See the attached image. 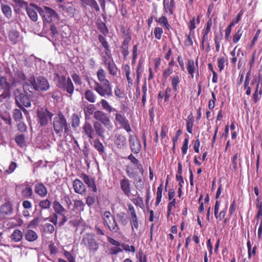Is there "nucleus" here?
Masks as SVG:
<instances>
[{"label": "nucleus", "mask_w": 262, "mask_h": 262, "mask_svg": "<svg viewBox=\"0 0 262 262\" xmlns=\"http://www.w3.org/2000/svg\"><path fill=\"white\" fill-rule=\"evenodd\" d=\"M94 117L99 122H95L94 128L95 133L101 139H105L108 135V132L112 131L114 126L106 114L101 111H97L94 114Z\"/></svg>", "instance_id": "nucleus-1"}, {"label": "nucleus", "mask_w": 262, "mask_h": 262, "mask_svg": "<svg viewBox=\"0 0 262 262\" xmlns=\"http://www.w3.org/2000/svg\"><path fill=\"white\" fill-rule=\"evenodd\" d=\"M99 82H95L94 90L101 97H109L113 96L112 85L106 79V73L102 68H100L97 73Z\"/></svg>", "instance_id": "nucleus-2"}, {"label": "nucleus", "mask_w": 262, "mask_h": 262, "mask_svg": "<svg viewBox=\"0 0 262 262\" xmlns=\"http://www.w3.org/2000/svg\"><path fill=\"white\" fill-rule=\"evenodd\" d=\"M23 87L25 93H32L34 90L44 92L49 90L50 84L47 79L42 76H39L36 79L31 77L23 84Z\"/></svg>", "instance_id": "nucleus-3"}, {"label": "nucleus", "mask_w": 262, "mask_h": 262, "mask_svg": "<svg viewBox=\"0 0 262 262\" xmlns=\"http://www.w3.org/2000/svg\"><path fill=\"white\" fill-rule=\"evenodd\" d=\"M53 128L55 133L59 136H61L63 129L66 135H68L70 131V126L62 114H59L54 118Z\"/></svg>", "instance_id": "nucleus-4"}, {"label": "nucleus", "mask_w": 262, "mask_h": 262, "mask_svg": "<svg viewBox=\"0 0 262 262\" xmlns=\"http://www.w3.org/2000/svg\"><path fill=\"white\" fill-rule=\"evenodd\" d=\"M14 95L17 106L22 109L25 113H28V111L24 107H28L31 106V103L29 97L26 94L21 92L18 89L14 90Z\"/></svg>", "instance_id": "nucleus-5"}, {"label": "nucleus", "mask_w": 262, "mask_h": 262, "mask_svg": "<svg viewBox=\"0 0 262 262\" xmlns=\"http://www.w3.org/2000/svg\"><path fill=\"white\" fill-rule=\"evenodd\" d=\"M104 225L106 226L110 231L118 233L120 230V227L116 218L111 214L110 211H105L102 215Z\"/></svg>", "instance_id": "nucleus-6"}, {"label": "nucleus", "mask_w": 262, "mask_h": 262, "mask_svg": "<svg viewBox=\"0 0 262 262\" xmlns=\"http://www.w3.org/2000/svg\"><path fill=\"white\" fill-rule=\"evenodd\" d=\"M81 244L92 252H96L99 247V244L95 239V235L91 233H88L83 235Z\"/></svg>", "instance_id": "nucleus-7"}, {"label": "nucleus", "mask_w": 262, "mask_h": 262, "mask_svg": "<svg viewBox=\"0 0 262 262\" xmlns=\"http://www.w3.org/2000/svg\"><path fill=\"white\" fill-rule=\"evenodd\" d=\"M53 115L47 109L41 108L37 111V121L40 126H45L51 121Z\"/></svg>", "instance_id": "nucleus-8"}, {"label": "nucleus", "mask_w": 262, "mask_h": 262, "mask_svg": "<svg viewBox=\"0 0 262 262\" xmlns=\"http://www.w3.org/2000/svg\"><path fill=\"white\" fill-rule=\"evenodd\" d=\"M38 13L42 16L44 20L47 23L55 20L58 17L57 13L53 9L46 6L39 9Z\"/></svg>", "instance_id": "nucleus-9"}, {"label": "nucleus", "mask_w": 262, "mask_h": 262, "mask_svg": "<svg viewBox=\"0 0 262 262\" xmlns=\"http://www.w3.org/2000/svg\"><path fill=\"white\" fill-rule=\"evenodd\" d=\"M115 116L114 123L116 126L119 125L121 128L124 129L127 133L132 132L129 121L124 115L117 111Z\"/></svg>", "instance_id": "nucleus-10"}, {"label": "nucleus", "mask_w": 262, "mask_h": 262, "mask_svg": "<svg viewBox=\"0 0 262 262\" xmlns=\"http://www.w3.org/2000/svg\"><path fill=\"white\" fill-rule=\"evenodd\" d=\"M220 205V202L216 200L215 202L214 216L219 221H223V226H224L227 222V219L226 218L225 216L227 214L228 205L226 204L224 209L221 211L220 213H219Z\"/></svg>", "instance_id": "nucleus-11"}, {"label": "nucleus", "mask_w": 262, "mask_h": 262, "mask_svg": "<svg viewBox=\"0 0 262 262\" xmlns=\"http://www.w3.org/2000/svg\"><path fill=\"white\" fill-rule=\"evenodd\" d=\"M120 188L124 194L129 198L133 202L136 204V200H133L131 198V192H130V184L129 180L125 177H123V178L121 179L120 181Z\"/></svg>", "instance_id": "nucleus-12"}, {"label": "nucleus", "mask_w": 262, "mask_h": 262, "mask_svg": "<svg viewBox=\"0 0 262 262\" xmlns=\"http://www.w3.org/2000/svg\"><path fill=\"white\" fill-rule=\"evenodd\" d=\"M129 143L130 150L134 154H138L141 148L140 142L138 139L135 136L130 135L129 136Z\"/></svg>", "instance_id": "nucleus-13"}, {"label": "nucleus", "mask_w": 262, "mask_h": 262, "mask_svg": "<svg viewBox=\"0 0 262 262\" xmlns=\"http://www.w3.org/2000/svg\"><path fill=\"white\" fill-rule=\"evenodd\" d=\"M212 19H209L206 24H205L204 28L202 31L203 36L201 40V45L203 48H204V45L205 41L208 40L209 34L211 31V28L212 26Z\"/></svg>", "instance_id": "nucleus-14"}, {"label": "nucleus", "mask_w": 262, "mask_h": 262, "mask_svg": "<svg viewBox=\"0 0 262 262\" xmlns=\"http://www.w3.org/2000/svg\"><path fill=\"white\" fill-rule=\"evenodd\" d=\"M13 211L12 203L10 202H6L0 207V217L3 219L5 218L7 216L12 214Z\"/></svg>", "instance_id": "nucleus-15"}, {"label": "nucleus", "mask_w": 262, "mask_h": 262, "mask_svg": "<svg viewBox=\"0 0 262 262\" xmlns=\"http://www.w3.org/2000/svg\"><path fill=\"white\" fill-rule=\"evenodd\" d=\"M114 142L116 146L119 149H122L126 146V139L121 134H115Z\"/></svg>", "instance_id": "nucleus-16"}, {"label": "nucleus", "mask_w": 262, "mask_h": 262, "mask_svg": "<svg viewBox=\"0 0 262 262\" xmlns=\"http://www.w3.org/2000/svg\"><path fill=\"white\" fill-rule=\"evenodd\" d=\"M41 9L34 4H31L26 9L27 13L30 18L33 21H36L38 19L37 12H38V9Z\"/></svg>", "instance_id": "nucleus-17"}, {"label": "nucleus", "mask_w": 262, "mask_h": 262, "mask_svg": "<svg viewBox=\"0 0 262 262\" xmlns=\"http://www.w3.org/2000/svg\"><path fill=\"white\" fill-rule=\"evenodd\" d=\"M73 186L76 193L83 195L86 192V187L79 179H75L73 183Z\"/></svg>", "instance_id": "nucleus-18"}, {"label": "nucleus", "mask_w": 262, "mask_h": 262, "mask_svg": "<svg viewBox=\"0 0 262 262\" xmlns=\"http://www.w3.org/2000/svg\"><path fill=\"white\" fill-rule=\"evenodd\" d=\"M83 130L85 135L90 139H93L95 136V129L89 122H85L82 126Z\"/></svg>", "instance_id": "nucleus-19"}, {"label": "nucleus", "mask_w": 262, "mask_h": 262, "mask_svg": "<svg viewBox=\"0 0 262 262\" xmlns=\"http://www.w3.org/2000/svg\"><path fill=\"white\" fill-rule=\"evenodd\" d=\"M80 177L82 179L88 186L91 188L94 192L97 191V187L96 186L94 180L92 178L90 177L85 173L81 174Z\"/></svg>", "instance_id": "nucleus-20"}, {"label": "nucleus", "mask_w": 262, "mask_h": 262, "mask_svg": "<svg viewBox=\"0 0 262 262\" xmlns=\"http://www.w3.org/2000/svg\"><path fill=\"white\" fill-rule=\"evenodd\" d=\"M34 191L41 198L45 197L48 193L47 188L42 183H37L35 185Z\"/></svg>", "instance_id": "nucleus-21"}, {"label": "nucleus", "mask_w": 262, "mask_h": 262, "mask_svg": "<svg viewBox=\"0 0 262 262\" xmlns=\"http://www.w3.org/2000/svg\"><path fill=\"white\" fill-rule=\"evenodd\" d=\"M81 5L85 7L87 6H90L92 9H94L96 11H100V7L96 0H79Z\"/></svg>", "instance_id": "nucleus-22"}, {"label": "nucleus", "mask_w": 262, "mask_h": 262, "mask_svg": "<svg viewBox=\"0 0 262 262\" xmlns=\"http://www.w3.org/2000/svg\"><path fill=\"white\" fill-rule=\"evenodd\" d=\"M24 235L25 239L29 242L35 241L38 237L37 233L31 229H27L24 232Z\"/></svg>", "instance_id": "nucleus-23"}, {"label": "nucleus", "mask_w": 262, "mask_h": 262, "mask_svg": "<svg viewBox=\"0 0 262 262\" xmlns=\"http://www.w3.org/2000/svg\"><path fill=\"white\" fill-rule=\"evenodd\" d=\"M11 84L5 76L0 77V91L10 92Z\"/></svg>", "instance_id": "nucleus-24"}, {"label": "nucleus", "mask_w": 262, "mask_h": 262, "mask_svg": "<svg viewBox=\"0 0 262 262\" xmlns=\"http://www.w3.org/2000/svg\"><path fill=\"white\" fill-rule=\"evenodd\" d=\"M163 5L165 12L172 14L174 7V0H163Z\"/></svg>", "instance_id": "nucleus-25"}, {"label": "nucleus", "mask_w": 262, "mask_h": 262, "mask_svg": "<svg viewBox=\"0 0 262 262\" xmlns=\"http://www.w3.org/2000/svg\"><path fill=\"white\" fill-rule=\"evenodd\" d=\"M53 208L54 211V213L58 216L59 214L63 213H66V209L61 205V204L58 201H55L53 202Z\"/></svg>", "instance_id": "nucleus-26"}, {"label": "nucleus", "mask_w": 262, "mask_h": 262, "mask_svg": "<svg viewBox=\"0 0 262 262\" xmlns=\"http://www.w3.org/2000/svg\"><path fill=\"white\" fill-rule=\"evenodd\" d=\"M23 237V233L18 229H15L12 232L10 238L14 242H20Z\"/></svg>", "instance_id": "nucleus-27"}, {"label": "nucleus", "mask_w": 262, "mask_h": 262, "mask_svg": "<svg viewBox=\"0 0 262 262\" xmlns=\"http://www.w3.org/2000/svg\"><path fill=\"white\" fill-rule=\"evenodd\" d=\"M106 69L110 75L114 76L117 75L118 68L113 60L108 62Z\"/></svg>", "instance_id": "nucleus-28"}, {"label": "nucleus", "mask_w": 262, "mask_h": 262, "mask_svg": "<svg viewBox=\"0 0 262 262\" xmlns=\"http://www.w3.org/2000/svg\"><path fill=\"white\" fill-rule=\"evenodd\" d=\"M116 219L121 226H125L128 224V218L124 212L117 213L116 214Z\"/></svg>", "instance_id": "nucleus-29"}, {"label": "nucleus", "mask_w": 262, "mask_h": 262, "mask_svg": "<svg viewBox=\"0 0 262 262\" xmlns=\"http://www.w3.org/2000/svg\"><path fill=\"white\" fill-rule=\"evenodd\" d=\"M130 38H126L121 46V49L122 50V53L124 56V58H125L128 55V45L130 41Z\"/></svg>", "instance_id": "nucleus-30"}, {"label": "nucleus", "mask_w": 262, "mask_h": 262, "mask_svg": "<svg viewBox=\"0 0 262 262\" xmlns=\"http://www.w3.org/2000/svg\"><path fill=\"white\" fill-rule=\"evenodd\" d=\"M194 117L192 113L188 115L186 119V129L189 134L192 133V127L193 125Z\"/></svg>", "instance_id": "nucleus-31"}, {"label": "nucleus", "mask_w": 262, "mask_h": 262, "mask_svg": "<svg viewBox=\"0 0 262 262\" xmlns=\"http://www.w3.org/2000/svg\"><path fill=\"white\" fill-rule=\"evenodd\" d=\"M61 89L66 91L67 93L71 95L73 93L74 86L72 80L69 77L67 78V81L66 82V84H64L63 86Z\"/></svg>", "instance_id": "nucleus-32"}, {"label": "nucleus", "mask_w": 262, "mask_h": 262, "mask_svg": "<svg viewBox=\"0 0 262 262\" xmlns=\"http://www.w3.org/2000/svg\"><path fill=\"white\" fill-rule=\"evenodd\" d=\"M85 98L91 103H94L96 101V96L94 93L90 90H87L84 93Z\"/></svg>", "instance_id": "nucleus-33"}, {"label": "nucleus", "mask_w": 262, "mask_h": 262, "mask_svg": "<svg viewBox=\"0 0 262 262\" xmlns=\"http://www.w3.org/2000/svg\"><path fill=\"white\" fill-rule=\"evenodd\" d=\"M186 69L188 72L189 74L191 75V78H193L195 68L194 62L193 59H188L187 64L186 65Z\"/></svg>", "instance_id": "nucleus-34"}, {"label": "nucleus", "mask_w": 262, "mask_h": 262, "mask_svg": "<svg viewBox=\"0 0 262 262\" xmlns=\"http://www.w3.org/2000/svg\"><path fill=\"white\" fill-rule=\"evenodd\" d=\"M250 79V71H249L247 73L244 82V88L245 90H246V94L247 95V96H250L251 94V89L250 86H249Z\"/></svg>", "instance_id": "nucleus-35"}, {"label": "nucleus", "mask_w": 262, "mask_h": 262, "mask_svg": "<svg viewBox=\"0 0 262 262\" xmlns=\"http://www.w3.org/2000/svg\"><path fill=\"white\" fill-rule=\"evenodd\" d=\"M130 224L132 227V232H135V229L137 230L139 228V222L137 215L130 216Z\"/></svg>", "instance_id": "nucleus-36"}, {"label": "nucleus", "mask_w": 262, "mask_h": 262, "mask_svg": "<svg viewBox=\"0 0 262 262\" xmlns=\"http://www.w3.org/2000/svg\"><path fill=\"white\" fill-rule=\"evenodd\" d=\"M1 9L3 14L5 16L10 18L12 16V10L10 6L8 5L2 4L1 6Z\"/></svg>", "instance_id": "nucleus-37"}, {"label": "nucleus", "mask_w": 262, "mask_h": 262, "mask_svg": "<svg viewBox=\"0 0 262 262\" xmlns=\"http://www.w3.org/2000/svg\"><path fill=\"white\" fill-rule=\"evenodd\" d=\"M15 141L17 144L21 147H25L26 145L25 138L24 135L20 134L16 136L15 138Z\"/></svg>", "instance_id": "nucleus-38"}, {"label": "nucleus", "mask_w": 262, "mask_h": 262, "mask_svg": "<svg viewBox=\"0 0 262 262\" xmlns=\"http://www.w3.org/2000/svg\"><path fill=\"white\" fill-rule=\"evenodd\" d=\"M94 146L95 148L98 150L100 154H102L104 152V147L102 143L99 141V139H96L94 141Z\"/></svg>", "instance_id": "nucleus-39"}, {"label": "nucleus", "mask_w": 262, "mask_h": 262, "mask_svg": "<svg viewBox=\"0 0 262 262\" xmlns=\"http://www.w3.org/2000/svg\"><path fill=\"white\" fill-rule=\"evenodd\" d=\"M100 103L101 104L103 108L108 111V112L111 113L114 111L117 112L116 109L112 107L106 100L102 99Z\"/></svg>", "instance_id": "nucleus-40"}, {"label": "nucleus", "mask_w": 262, "mask_h": 262, "mask_svg": "<svg viewBox=\"0 0 262 262\" xmlns=\"http://www.w3.org/2000/svg\"><path fill=\"white\" fill-rule=\"evenodd\" d=\"M194 34L189 33L188 34H186L185 36V40L184 41V47L188 48L191 47L193 45L192 36Z\"/></svg>", "instance_id": "nucleus-41"}, {"label": "nucleus", "mask_w": 262, "mask_h": 262, "mask_svg": "<svg viewBox=\"0 0 262 262\" xmlns=\"http://www.w3.org/2000/svg\"><path fill=\"white\" fill-rule=\"evenodd\" d=\"M259 89V83H257L256 86V89L255 90L254 93L253 94V100L255 103H256L258 102L259 100V96H260L262 94V89H260L259 92H258Z\"/></svg>", "instance_id": "nucleus-42"}, {"label": "nucleus", "mask_w": 262, "mask_h": 262, "mask_svg": "<svg viewBox=\"0 0 262 262\" xmlns=\"http://www.w3.org/2000/svg\"><path fill=\"white\" fill-rule=\"evenodd\" d=\"M33 191L30 187L27 186L24 188L21 191V195L25 198H29L32 196Z\"/></svg>", "instance_id": "nucleus-43"}, {"label": "nucleus", "mask_w": 262, "mask_h": 262, "mask_svg": "<svg viewBox=\"0 0 262 262\" xmlns=\"http://www.w3.org/2000/svg\"><path fill=\"white\" fill-rule=\"evenodd\" d=\"M43 231L46 233L52 234L55 230L54 227L50 223H46L42 226Z\"/></svg>", "instance_id": "nucleus-44"}, {"label": "nucleus", "mask_w": 262, "mask_h": 262, "mask_svg": "<svg viewBox=\"0 0 262 262\" xmlns=\"http://www.w3.org/2000/svg\"><path fill=\"white\" fill-rule=\"evenodd\" d=\"M163 191V184L161 183L157 188V198L155 203L156 206H158L161 201L162 193Z\"/></svg>", "instance_id": "nucleus-45"}, {"label": "nucleus", "mask_w": 262, "mask_h": 262, "mask_svg": "<svg viewBox=\"0 0 262 262\" xmlns=\"http://www.w3.org/2000/svg\"><path fill=\"white\" fill-rule=\"evenodd\" d=\"M56 77L58 78L57 85L58 88L61 89L63 86L64 84H66V82L67 81V79L64 75L59 76L58 74H57Z\"/></svg>", "instance_id": "nucleus-46"}, {"label": "nucleus", "mask_w": 262, "mask_h": 262, "mask_svg": "<svg viewBox=\"0 0 262 262\" xmlns=\"http://www.w3.org/2000/svg\"><path fill=\"white\" fill-rule=\"evenodd\" d=\"M243 32L242 28L240 27L234 34L232 38V41L234 43H236V42L239 41L240 38L242 36Z\"/></svg>", "instance_id": "nucleus-47"}, {"label": "nucleus", "mask_w": 262, "mask_h": 262, "mask_svg": "<svg viewBox=\"0 0 262 262\" xmlns=\"http://www.w3.org/2000/svg\"><path fill=\"white\" fill-rule=\"evenodd\" d=\"M211 95L212 98L211 99L209 100L208 102V108L210 110H213L215 106V102L216 101V97L215 94V93L211 91Z\"/></svg>", "instance_id": "nucleus-48"}, {"label": "nucleus", "mask_w": 262, "mask_h": 262, "mask_svg": "<svg viewBox=\"0 0 262 262\" xmlns=\"http://www.w3.org/2000/svg\"><path fill=\"white\" fill-rule=\"evenodd\" d=\"M72 126L76 128L79 125L80 119L77 114H74L72 116Z\"/></svg>", "instance_id": "nucleus-49"}, {"label": "nucleus", "mask_w": 262, "mask_h": 262, "mask_svg": "<svg viewBox=\"0 0 262 262\" xmlns=\"http://www.w3.org/2000/svg\"><path fill=\"white\" fill-rule=\"evenodd\" d=\"M155 20L162 26L165 27L167 29L169 28V25L168 24L167 18L165 16L162 15L159 18H156Z\"/></svg>", "instance_id": "nucleus-50"}, {"label": "nucleus", "mask_w": 262, "mask_h": 262, "mask_svg": "<svg viewBox=\"0 0 262 262\" xmlns=\"http://www.w3.org/2000/svg\"><path fill=\"white\" fill-rule=\"evenodd\" d=\"M13 118L16 122H20L23 119L21 112L19 109H14L13 111Z\"/></svg>", "instance_id": "nucleus-51"}, {"label": "nucleus", "mask_w": 262, "mask_h": 262, "mask_svg": "<svg viewBox=\"0 0 262 262\" xmlns=\"http://www.w3.org/2000/svg\"><path fill=\"white\" fill-rule=\"evenodd\" d=\"M39 206L42 209H48L51 207V202L48 199L41 201L39 203Z\"/></svg>", "instance_id": "nucleus-52"}, {"label": "nucleus", "mask_w": 262, "mask_h": 262, "mask_svg": "<svg viewBox=\"0 0 262 262\" xmlns=\"http://www.w3.org/2000/svg\"><path fill=\"white\" fill-rule=\"evenodd\" d=\"M59 220L58 226L62 227L68 221V216L66 215V213L59 214L58 217Z\"/></svg>", "instance_id": "nucleus-53"}, {"label": "nucleus", "mask_w": 262, "mask_h": 262, "mask_svg": "<svg viewBox=\"0 0 262 262\" xmlns=\"http://www.w3.org/2000/svg\"><path fill=\"white\" fill-rule=\"evenodd\" d=\"M14 3L16 7H18V9L25 8L26 9L29 6H28V3L23 0H12Z\"/></svg>", "instance_id": "nucleus-54"}, {"label": "nucleus", "mask_w": 262, "mask_h": 262, "mask_svg": "<svg viewBox=\"0 0 262 262\" xmlns=\"http://www.w3.org/2000/svg\"><path fill=\"white\" fill-rule=\"evenodd\" d=\"M82 219L81 217L76 216L69 221V224L74 227H77L81 224Z\"/></svg>", "instance_id": "nucleus-55"}, {"label": "nucleus", "mask_w": 262, "mask_h": 262, "mask_svg": "<svg viewBox=\"0 0 262 262\" xmlns=\"http://www.w3.org/2000/svg\"><path fill=\"white\" fill-rule=\"evenodd\" d=\"M84 204L80 200H76L74 201V207L77 210L81 211L84 209Z\"/></svg>", "instance_id": "nucleus-56"}, {"label": "nucleus", "mask_w": 262, "mask_h": 262, "mask_svg": "<svg viewBox=\"0 0 262 262\" xmlns=\"http://www.w3.org/2000/svg\"><path fill=\"white\" fill-rule=\"evenodd\" d=\"M171 84L173 88V90L177 91L178 90V84L180 82L179 77L178 75H176L174 76L171 77Z\"/></svg>", "instance_id": "nucleus-57"}, {"label": "nucleus", "mask_w": 262, "mask_h": 262, "mask_svg": "<svg viewBox=\"0 0 262 262\" xmlns=\"http://www.w3.org/2000/svg\"><path fill=\"white\" fill-rule=\"evenodd\" d=\"M186 138L183 142V144L182 145V152L183 154L185 155L187 151V149L188 148V144H189V135L187 134H185Z\"/></svg>", "instance_id": "nucleus-58"}, {"label": "nucleus", "mask_w": 262, "mask_h": 262, "mask_svg": "<svg viewBox=\"0 0 262 262\" xmlns=\"http://www.w3.org/2000/svg\"><path fill=\"white\" fill-rule=\"evenodd\" d=\"M124 70L125 72V76L129 84H132L133 81L130 77V67L128 64H126L124 67Z\"/></svg>", "instance_id": "nucleus-59"}, {"label": "nucleus", "mask_w": 262, "mask_h": 262, "mask_svg": "<svg viewBox=\"0 0 262 262\" xmlns=\"http://www.w3.org/2000/svg\"><path fill=\"white\" fill-rule=\"evenodd\" d=\"M226 59L224 57H220L217 58V65L220 72H222L225 67Z\"/></svg>", "instance_id": "nucleus-60"}, {"label": "nucleus", "mask_w": 262, "mask_h": 262, "mask_svg": "<svg viewBox=\"0 0 262 262\" xmlns=\"http://www.w3.org/2000/svg\"><path fill=\"white\" fill-rule=\"evenodd\" d=\"M240 156V154L239 152H236L235 155H234L232 157V168L234 171H236L237 169V159Z\"/></svg>", "instance_id": "nucleus-61"}, {"label": "nucleus", "mask_w": 262, "mask_h": 262, "mask_svg": "<svg viewBox=\"0 0 262 262\" xmlns=\"http://www.w3.org/2000/svg\"><path fill=\"white\" fill-rule=\"evenodd\" d=\"M244 12L245 11H244L243 9L241 10L238 14H237V16L235 18L232 19L231 23L233 27L235 26V24H238L239 21L241 20V18Z\"/></svg>", "instance_id": "nucleus-62"}, {"label": "nucleus", "mask_w": 262, "mask_h": 262, "mask_svg": "<svg viewBox=\"0 0 262 262\" xmlns=\"http://www.w3.org/2000/svg\"><path fill=\"white\" fill-rule=\"evenodd\" d=\"M18 33L15 31L10 32L9 33V37L13 44L16 43L17 42V38L18 37Z\"/></svg>", "instance_id": "nucleus-63"}, {"label": "nucleus", "mask_w": 262, "mask_h": 262, "mask_svg": "<svg viewBox=\"0 0 262 262\" xmlns=\"http://www.w3.org/2000/svg\"><path fill=\"white\" fill-rule=\"evenodd\" d=\"M40 219L39 217H36L32 220L28 224V228H36L39 224Z\"/></svg>", "instance_id": "nucleus-64"}]
</instances>
